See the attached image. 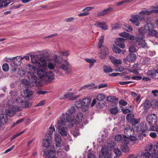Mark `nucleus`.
Here are the masks:
<instances>
[{
    "label": "nucleus",
    "instance_id": "nucleus-1",
    "mask_svg": "<svg viewBox=\"0 0 158 158\" xmlns=\"http://www.w3.org/2000/svg\"><path fill=\"white\" fill-rule=\"evenodd\" d=\"M57 124L58 132L61 135L65 136L67 135L68 129L64 126L68 125L69 127H72L74 125V121L70 115L66 113H63L60 119L58 121Z\"/></svg>",
    "mask_w": 158,
    "mask_h": 158
},
{
    "label": "nucleus",
    "instance_id": "nucleus-2",
    "mask_svg": "<svg viewBox=\"0 0 158 158\" xmlns=\"http://www.w3.org/2000/svg\"><path fill=\"white\" fill-rule=\"evenodd\" d=\"M151 10H144L140 12L139 15H131V18L129 20L133 24H135L136 26H139L140 23L139 21L143 20L145 15H149L152 13H158V6H152L151 7Z\"/></svg>",
    "mask_w": 158,
    "mask_h": 158
},
{
    "label": "nucleus",
    "instance_id": "nucleus-3",
    "mask_svg": "<svg viewBox=\"0 0 158 158\" xmlns=\"http://www.w3.org/2000/svg\"><path fill=\"white\" fill-rule=\"evenodd\" d=\"M32 62L35 64V66L38 68H42L44 69L47 70L49 69H50L53 70L55 68V64L52 63H49L48 64L46 62L41 64L38 60V58L37 56H34L31 57Z\"/></svg>",
    "mask_w": 158,
    "mask_h": 158
},
{
    "label": "nucleus",
    "instance_id": "nucleus-4",
    "mask_svg": "<svg viewBox=\"0 0 158 158\" xmlns=\"http://www.w3.org/2000/svg\"><path fill=\"white\" fill-rule=\"evenodd\" d=\"M91 101V99L88 97L80 99L75 102V105L77 108H81L82 111H85L89 108V105Z\"/></svg>",
    "mask_w": 158,
    "mask_h": 158
},
{
    "label": "nucleus",
    "instance_id": "nucleus-5",
    "mask_svg": "<svg viewBox=\"0 0 158 158\" xmlns=\"http://www.w3.org/2000/svg\"><path fill=\"white\" fill-rule=\"evenodd\" d=\"M40 69L37 71V74L39 77L42 80L48 79L53 80L55 78L54 74L52 72H46L45 70L43 68Z\"/></svg>",
    "mask_w": 158,
    "mask_h": 158
},
{
    "label": "nucleus",
    "instance_id": "nucleus-6",
    "mask_svg": "<svg viewBox=\"0 0 158 158\" xmlns=\"http://www.w3.org/2000/svg\"><path fill=\"white\" fill-rule=\"evenodd\" d=\"M147 129L148 127L146 124L145 123H143L135 127L133 126L132 129H131L129 126H127V128L125 129V132L127 133V132H131L133 133L134 131L143 132L147 130Z\"/></svg>",
    "mask_w": 158,
    "mask_h": 158
},
{
    "label": "nucleus",
    "instance_id": "nucleus-7",
    "mask_svg": "<svg viewBox=\"0 0 158 158\" xmlns=\"http://www.w3.org/2000/svg\"><path fill=\"white\" fill-rule=\"evenodd\" d=\"M153 28V26L152 23H148L145 25L144 28H139L138 31L139 34L142 35V38H143L144 37V33L146 32V31H148V34L150 35V32L154 30H152Z\"/></svg>",
    "mask_w": 158,
    "mask_h": 158
},
{
    "label": "nucleus",
    "instance_id": "nucleus-8",
    "mask_svg": "<svg viewBox=\"0 0 158 158\" xmlns=\"http://www.w3.org/2000/svg\"><path fill=\"white\" fill-rule=\"evenodd\" d=\"M56 152L59 156L66 155L64 150L68 151L69 150V146L68 145H64L61 144L60 146L56 148Z\"/></svg>",
    "mask_w": 158,
    "mask_h": 158
},
{
    "label": "nucleus",
    "instance_id": "nucleus-9",
    "mask_svg": "<svg viewBox=\"0 0 158 158\" xmlns=\"http://www.w3.org/2000/svg\"><path fill=\"white\" fill-rule=\"evenodd\" d=\"M56 148L54 146H51L50 149L48 151H43V155L45 157H49L52 158L55 156L56 152L57 153L55 149Z\"/></svg>",
    "mask_w": 158,
    "mask_h": 158
},
{
    "label": "nucleus",
    "instance_id": "nucleus-10",
    "mask_svg": "<svg viewBox=\"0 0 158 158\" xmlns=\"http://www.w3.org/2000/svg\"><path fill=\"white\" fill-rule=\"evenodd\" d=\"M99 158H112V155L108 151L106 146H103L102 148Z\"/></svg>",
    "mask_w": 158,
    "mask_h": 158
},
{
    "label": "nucleus",
    "instance_id": "nucleus-11",
    "mask_svg": "<svg viewBox=\"0 0 158 158\" xmlns=\"http://www.w3.org/2000/svg\"><path fill=\"white\" fill-rule=\"evenodd\" d=\"M60 68L63 70L67 74H70L71 73V71L70 70L71 67V65L67 60H65L64 64H61L60 66Z\"/></svg>",
    "mask_w": 158,
    "mask_h": 158
},
{
    "label": "nucleus",
    "instance_id": "nucleus-12",
    "mask_svg": "<svg viewBox=\"0 0 158 158\" xmlns=\"http://www.w3.org/2000/svg\"><path fill=\"white\" fill-rule=\"evenodd\" d=\"M122 150L124 152H127L129 151V148L127 145L129 143V141L127 138L124 137V139L123 141V143H122Z\"/></svg>",
    "mask_w": 158,
    "mask_h": 158
},
{
    "label": "nucleus",
    "instance_id": "nucleus-13",
    "mask_svg": "<svg viewBox=\"0 0 158 158\" xmlns=\"http://www.w3.org/2000/svg\"><path fill=\"white\" fill-rule=\"evenodd\" d=\"M74 93L73 92H68L66 93L62 97H60V98L61 99H64L65 98H68L69 100H74L80 96V95L74 96Z\"/></svg>",
    "mask_w": 158,
    "mask_h": 158
},
{
    "label": "nucleus",
    "instance_id": "nucleus-14",
    "mask_svg": "<svg viewBox=\"0 0 158 158\" xmlns=\"http://www.w3.org/2000/svg\"><path fill=\"white\" fill-rule=\"evenodd\" d=\"M139 37L137 40V42L138 43V48H145L147 46V44L145 40L143 39L142 35L139 34Z\"/></svg>",
    "mask_w": 158,
    "mask_h": 158
},
{
    "label": "nucleus",
    "instance_id": "nucleus-15",
    "mask_svg": "<svg viewBox=\"0 0 158 158\" xmlns=\"http://www.w3.org/2000/svg\"><path fill=\"white\" fill-rule=\"evenodd\" d=\"M139 65L138 64H134L131 69H128L129 71L134 73L135 74L139 75L138 71L140 70Z\"/></svg>",
    "mask_w": 158,
    "mask_h": 158
},
{
    "label": "nucleus",
    "instance_id": "nucleus-16",
    "mask_svg": "<svg viewBox=\"0 0 158 158\" xmlns=\"http://www.w3.org/2000/svg\"><path fill=\"white\" fill-rule=\"evenodd\" d=\"M48 138V137L45 136V139L42 142L43 146L45 148H51V146H54V145H51L50 142L52 139H49Z\"/></svg>",
    "mask_w": 158,
    "mask_h": 158
},
{
    "label": "nucleus",
    "instance_id": "nucleus-17",
    "mask_svg": "<svg viewBox=\"0 0 158 158\" xmlns=\"http://www.w3.org/2000/svg\"><path fill=\"white\" fill-rule=\"evenodd\" d=\"M70 115V114H69ZM72 116V120L74 121V123H75L76 124H79L82 121V118L83 117V114L81 112L78 113L76 116L75 121L74 122V118L73 116Z\"/></svg>",
    "mask_w": 158,
    "mask_h": 158
},
{
    "label": "nucleus",
    "instance_id": "nucleus-18",
    "mask_svg": "<svg viewBox=\"0 0 158 158\" xmlns=\"http://www.w3.org/2000/svg\"><path fill=\"white\" fill-rule=\"evenodd\" d=\"M125 39L122 38H118L116 40L115 44L119 47L122 48L124 49L125 48V44L124 43Z\"/></svg>",
    "mask_w": 158,
    "mask_h": 158
},
{
    "label": "nucleus",
    "instance_id": "nucleus-19",
    "mask_svg": "<svg viewBox=\"0 0 158 158\" xmlns=\"http://www.w3.org/2000/svg\"><path fill=\"white\" fill-rule=\"evenodd\" d=\"M151 157L152 158H158V143L154 146L152 152L151 153Z\"/></svg>",
    "mask_w": 158,
    "mask_h": 158
},
{
    "label": "nucleus",
    "instance_id": "nucleus-20",
    "mask_svg": "<svg viewBox=\"0 0 158 158\" xmlns=\"http://www.w3.org/2000/svg\"><path fill=\"white\" fill-rule=\"evenodd\" d=\"M54 132H55V129L53 125H51L48 129L45 136L48 137L49 139H52V135Z\"/></svg>",
    "mask_w": 158,
    "mask_h": 158
},
{
    "label": "nucleus",
    "instance_id": "nucleus-21",
    "mask_svg": "<svg viewBox=\"0 0 158 158\" xmlns=\"http://www.w3.org/2000/svg\"><path fill=\"white\" fill-rule=\"evenodd\" d=\"M94 25L96 27L101 28L105 30L108 29V26L104 22H96L94 24Z\"/></svg>",
    "mask_w": 158,
    "mask_h": 158
},
{
    "label": "nucleus",
    "instance_id": "nucleus-22",
    "mask_svg": "<svg viewBox=\"0 0 158 158\" xmlns=\"http://www.w3.org/2000/svg\"><path fill=\"white\" fill-rule=\"evenodd\" d=\"M27 77L30 82L35 83L38 80L37 77L34 74V73H31L30 71L28 72Z\"/></svg>",
    "mask_w": 158,
    "mask_h": 158
},
{
    "label": "nucleus",
    "instance_id": "nucleus-23",
    "mask_svg": "<svg viewBox=\"0 0 158 158\" xmlns=\"http://www.w3.org/2000/svg\"><path fill=\"white\" fill-rule=\"evenodd\" d=\"M32 94V92L31 90L28 89L24 90L21 93V96L25 99V98H27L31 96Z\"/></svg>",
    "mask_w": 158,
    "mask_h": 158
},
{
    "label": "nucleus",
    "instance_id": "nucleus-24",
    "mask_svg": "<svg viewBox=\"0 0 158 158\" xmlns=\"http://www.w3.org/2000/svg\"><path fill=\"white\" fill-rule=\"evenodd\" d=\"M54 139L56 142V148H57L61 144V137L59 134L56 133L55 134Z\"/></svg>",
    "mask_w": 158,
    "mask_h": 158
},
{
    "label": "nucleus",
    "instance_id": "nucleus-25",
    "mask_svg": "<svg viewBox=\"0 0 158 158\" xmlns=\"http://www.w3.org/2000/svg\"><path fill=\"white\" fill-rule=\"evenodd\" d=\"M100 53L101 54L100 57L101 58H104L106 56L108 53V49L107 47L105 46H102V50Z\"/></svg>",
    "mask_w": 158,
    "mask_h": 158
},
{
    "label": "nucleus",
    "instance_id": "nucleus-26",
    "mask_svg": "<svg viewBox=\"0 0 158 158\" xmlns=\"http://www.w3.org/2000/svg\"><path fill=\"white\" fill-rule=\"evenodd\" d=\"M113 8L111 7H109L108 8L104 10H103L97 14V15L99 16H104L109 12L113 10Z\"/></svg>",
    "mask_w": 158,
    "mask_h": 158
},
{
    "label": "nucleus",
    "instance_id": "nucleus-27",
    "mask_svg": "<svg viewBox=\"0 0 158 158\" xmlns=\"http://www.w3.org/2000/svg\"><path fill=\"white\" fill-rule=\"evenodd\" d=\"M8 120V118L6 115L5 114H0V125L4 124L6 123Z\"/></svg>",
    "mask_w": 158,
    "mask_h": 158
},
{
    "label": "nucleus",
    "instance_id": "nucleus-28",
    "mask_svg": "<svg viewBox=\"0 0 158 158\" xmlns=\"http://www.w3.org/2000/svg\"><path fill=\"white\" fill-rule=\"evenodd\" d=\"M136 55L134 53L129 54L127 57V59L129 62L134 61L136 60Z\"/></svg>",
    "mask_w": 158,
    "mask_h": 158
},
{
    "label": "nucleus",
    "instance_id": "nucleus-29",
    "mask_svg": "<svg viewBox=\"0 0 158 158\" xmlns=\"http://www.w3.org/2000/svg\"><path fill=\"white\" fill-rule=\"evenodd\" d=\"M109 59L111 62L116 66H117L119 64H120L122 63V61L121 60H117L113 56H109Z\"/></svg>",
    "mask_w": 158,
    "mask_h": 158
},
{
    "label": "nucleus",
    "instance_id": "nucleus-30",
    "mask_svg": "<svg viewBox=\"0 0 158 158\" xmlns=\"http://www.w3.org/2000/svg\"><path fill=\"white\" fill-rule=\"evenodd\" d=\"M22 60L21 59L20 56H17L14 57L12 59L13 62L14 64L17 65H19L22 63Z\"/></svg>",
    "mask_w": 158,
    "mask_h": 158
},
{
    "label": "nucleus",
    "instance_id": "nucleus-31",
    "mask_svg": "<svg viewBox=\"0 0 158 158\" xmlns=\"http://www.w3.org/2000/svg\"><path fill=\"white\" fill-rule=\"evenodd\" d=\"M119 35L124 38L130 40H133L135 37L133 35H129V34L126 32H123L119 34Z\"/></svg>",
    "mask_w": 158,
    "mask_h": 158
},
{
    "label": "nucleus",
    "instance_id": "nucleus-32",
    "mask_svg": "<svg viewBox=\"0 0 158 158\" xmlns=\"http://www.w3.org/2000/svg\"><path fill=\"white\" fill-rule=\"evenodd\" d=\"M26 69L27 72V75L28 74V72L30 71L31 73H34L35 72V67L31 65L30 64H27L26 66Z\"/></svg>",
    "mask_w": 158,
    "mask_h": 158
},
{
    "label": "nucleus",
    "instance_id": "nucleus-33",
    "mask_svg": "<svg viewBox=\"0 0 158 158\" xmlns=\"http://www.w3.org/2000/svg\"><path fill=\"white\" fill-rule=\"evenodd\" d=\"M54 60L56 63L60 64L62 60V58L60 56L55 55L53 57Z\"/></svg>",
    "mask_w": 158,
    "mask_h": 158
},
{
    "label": "nucleus",
    "instance_id": "nucleus-34",
    "mask_svg": "<svg viewBox=\"0 0 158 158\" xmlns=\"http://www.w3.org/2000/svg\"><path fill=\"white\" fill-rule=\"evenodd\" d=\"M146 74L151 78H154L156 77V72L154 70H149Z\"/></svg>",
    "mask_w": 158,
    "mask_h": 158
},
{
    "label": "nucleus",
    "instance_id": "nucleus-35",
    "mask_svg": "<svg viewBox=\"0 0 158 158\" xmlns=\"http://www.w3.org/2000/svg\"><path fill=\"white\" fill-rule=\"evenodd\" d=\"M124 133L126 134H127L128 136V137H129V139L131 141H135L136 140L137 138L135 136H133L131 135L130 133H132V134L133 133H132V132H127V133H125V132Z\"/></svg>",
    "mask_w": 158,
    "mask_h": 158
},
{
    "label": "nucleus",
    "instance_id": "nucleus-36",
    "mask_svg": "<svg viewBox=\"0 0 158 158\" xmlns=\"http://www.w3.org/2000/svg\"><path fill=\"white\" fill-rule=\"evenodd\" d=\"M113 52L116 53H119L121 52L123 54H124L126 52V51L125 50H121L117 47H114L113 48Z\"/></svg>",
    "mask_w": 158,
    "mask_h": 158
},
{
    "label": "nucleus",
    "instance_id": "nucleus-37",
    "mask_svg": "<svg viewBox=\"0 0 158 158\" xmlns=\"http://www.w3.org/2000/svg\"><path fill=\"white\" fill-rule=\"evenodd\" d=\"M5 113L7 115L9 116H12L16 114V112L13 109L6 110Z\"/></svg>",
    "mask_w": 158,
    "mask_h": 158
},
{
    "label": "nucleus",
    "instance_id": "nucleus-38",
    "mask_svg": "<svg viewBox=\"0 0 158 158\" xmlns=\"http://www.w3.org/2000/svg\"><path fill=\"white\" fill-rule=\"evenodd\" d=\"M153 145L152 143H150L147 144L145 147V151L147 152H150L151 153L152 152Z\"/></svg>",
    "mask_w": 158,
    "mask_h": 158
},
{
    "label": "nucleus",
    "instance_id": "nucleus-39",
    "mask_svg": "<svg viewBox=\"0 0 158 158\" xmlns=\"http://www.w3.org/2000/svg\"><path fill=\"white\" fill-rule=\"evenodd\" d=\"M151 154L150 153L148 152H143L142 153L141 156L143 158H151Z\"/></svg>",
    "mask_w": 158,
    "mask_h": 158
},
{
    "label": "nucleus",
    "instance_id": "nucleus-40",
    "mask_svg": "<svg viewBox=\"0 0 158 158\" xmlns=\"http://www.w3.org/2000/svg\"><path fill=\"white\" fill-rule=\"evenodd\" d=\"M125 137L126 138H127V136L124 135L123 136V139L122 137V136L119 135H116L114 137V139L116 141H121L122 143H123V141L124 139V137Z\"/></svg>",
    "mask_w": 158,
    "mask_h": 158
},
{
    "label": "nucleus",
    "instance_id": "nucleus-41",
    "mask_svg": "<svg viewBox=\"0 0 158 158\" xmlns=\"http://www.w3.org/2000/svg\"><path fill=\"white\" fill-rule=\"evenodd\" d=\"M50 59V57L46 56H41L39 59L40 61L42 63H44L45 62L48 61Z\"/></svg>",
    "mask_w": 158,
    "mask_h": 158
},
{
    "label": "nucleus",
    "instance_id": "nucleus-42",
    "mask_svg": "<svg viewBox=\"0 0 158 158\" xmlns=\"http://www.w3.org/2000/svg\"><path fill=\"white\" fill-rule=\"evenodd\" d=\"M134 116L133 114L130 113L128 114L126 117V119L128 122L130 123L134 119Z\"/></svg>",
    "mask_w": 158,
    "mask_h": 158
},
{
    "label": "nucleus",
    "instance_id": "nucleus-43",
    "mask_svg": "<svg viewBox=\"0 0 158 158\" xmlns=\"http://www.w3.org/2000/svg\"><path fill=\"white\" fill-rule=\"evenodd\" d=\"M105 96L103 94H100L98 95L97 99L99 101H102L105 98Z\"/></svg>",
    "mask_w": 158,
    "mask_h": 158
},
{
    "label": "nucleus",
    "instance_id": "nucleus-44",
    "mask_svg": "<svg viewBox=\"0 0 158 158\" xmlns=\"http://www.w3.org/2000/svg\"><path fill=\"white\" fill-rule=\"evenodd\" d=\"M149 118L152 119V120L154 122V123L156 124L157 118V116L155 114H149Z\"/></svg>",
    "mask_w": 158,
    "mask_h": 158
},
{
    "label": "nucleus",
    "instance_id": "nucleus-45",
    "mask_svg": "<svg viewBox=\"0 0 158 158\" xmlns=\"http://www.w3.org/2000/svg\"><path fill=\"white\" fill-rule=\"evenodd\" d=\"M103 69L105 73H109L112 72V69L111 68L107 66H104Z\"/></svg>",
    "mask_w": 158,
    "mask_h": 158
},
{
    "label": "nucleus",
    "instance_id": "nucleus-46",
    "mask_svg": "<svg viewBox=\"0 0 158 158\" xmlns=\"http://www.w3.org/2000/svg\"><path fill=\"white\" fill-rule=\"evenodd\" d=\"M25 100V99L23 98H22L21 97H18L15 99V104L17 103H21L23 102Z\"/></svg>",
    "mask_w": 158,
    "mask_h": 158
},
{
    "label": "nucleus",
    "instance_id": "nucleus-47",
    "mask_svg": "<svg viewBox=\"0 0 158 158\" xmlns=\"http://www.w3.org/2000/svg\"><path fill=\"white\" fill-rule=\"evenodd\" d=\"M59 54L65 56H68L70 54L68 51H60L59 52Z\"/></svg>",
    "mask_w": 158,
    "mask_h": 158
},
{
    "label": "nucleus",
    "instance_id": "nucleus-48",
    "mask_svg": "<svg viewBox=\"0 0 158 158\" xmlns=\"http://www.w3.org/2000/svg\"><path fill=\"white\" fill-rule=\"evenodd\" d=\"M104 35H102L100 38L98 44V47L99 48H101L102 46V44L104 42Z\"/></svg>",
    "mask_w": 158,
    "mask_h": 158
},
{
    "label": "nucleus",
    "instance_id": "nucleus-49",
    "mask_svg": "<svg viewBox=\"0 0 158 158\" xmlns=\"http://www.w3.org/2000/svg\"><path fill=\"white\" fill-rule=\"evenodd\" d=\"M115 143L114 140L111 141L107 144V147L110 149L113 148L115 145Z\"/></svg>",
    "mask_w": 158,
    "mask_h": 158
},
{
    "label": "nucleus",
    "instance_id": "nucleus-50",
    "mask_svg": "<svg viewBox=\"0 0 158 158\" xmlns=\"http://www.w3.org/2000/svg\"><path fill=\"white\" fill-rule=\"evenodd\" d=\"M15 102L14 101L12 98L10 99L8 102L7 104L9 106H13L15 104Z\"/></svg>",
    "mask_w": 158,
    "mask_h": 158
},
{
    "label": "nucleus",
    "instance_id": "nucleus-51",
    "mask_svg": "<svg viewBox=\"0 0 158 158\" xmlns=\"http://www.w3.org/2000/svg\"><path fill=\"white\" fill-rule=\"evenodd\" d=\"M110 111L112 114H116L118 112V110L117 108H111Z\"/></svg>",
    "mask_w": 158,
    "mask_h": 158
},
{
    "label": "nucleus",
    "instance_id": "nucleus-52",
    "mask_svg": "<svg viewBox=\"0 0 158 158\" xmlns=\"http://www.w3.org/2000/svg\"><path fill=\"white\" fill-rule=\"evenodd\" d=\"M121 27V25L119 23H117L114 24H113L111 25L112 29V30L117 29L120 27Z\"/></svg>",
    "mask_w": 158,
    "mask_h": 158
},
{
    "label": "nucleus",
    "instance_id": "nucleus-53",
    "mask_svg": "<svg viewBox=\"0 0 158 158\" xmlns=\"http://www.w3.org/2000/svg\"><path fill=\"white\" fill-rule=\"evenodd\" d=\"M3 70L5 72L7 71L9 69L8 65L7 63L4 64L2 66Z\"/></svg>",
    "mask_w": 158,
    "mask_h": 158
},
{
    "label": "nucleus",
    "instance_id": "nucleus-54",
    "mask_svg": "<svg viewBox=\"0 0 158 158\" xmlns=\"http://www.w3.org/2000/svg\"><path fill=\"white\" fill-rule=\"evenodd\" d=\"M145 109V111H146V109H147L150 106V104L149 103V101L148 100L146 101L143 103Z\"/></svg>",
    "mask_w": 158,
    "mask_h": 158
},
{
    "label": "nucleus",
    "instance_id": "nucleus-55",
    "mask_svg": "<svg viewBox=\"0 0 158 158\" xmlns=\"http://www.w3.org/2000/svg\"><path fill=\"white\" fill-rule=\"evenodd\" d=\"M76 109L74 106L71 107L69 110V112L71 114H73L75 112Z\"/></svg>",
    "mask_w": 158,
    "mask_h": 158
},
{
    "label": "nucleus",
    "instance_id": "nucleus-56",
    "mask_svg": "<svg viewBox=\"0 0 158 158\" xmlns=\"http://www.w3.org/2000/svg\"><path fill=\"white\" fill-rule=\"evenodd\" d=\"M150 35L153 36L155 35L156 37L158 38V32L156 30H153L152 31H151L149 33Z\"/></svg>",
    "mask_w": 158,
    "mask_h": 158
},
{
    "label": "nucleus",
    "instance_id": "nucleus-57",
    "mask_svg": "<svg viewBox=\"0 0 158 158\" xmlns=\"http://www.w3.org/2000/svg\"><path fill=\"white\" fill-rule=\"evenodd\" d=\"M136 49L134 46H130L129 48V51L130 52H135L136 51Z\"/></svg>",
    "mask_w": 158,
    "mask_h": 158
},
{
    "label": "nucleus",
    "instance_id": "nucleus-58",
    "mask_svg": "<svg viewBox=\"0 0 158 158\" xmlns=\"http://www.w3.org/2000/svg\"><path fill=\"white\" fill-rule=\"evenodd\" d=\"M94 8V7H87L84 9L82 10V11L86 13L88 12V11L90 10H91Z\"/></svg>",
    "mask_w": 158,
    "mask_h": 158
},
{
    "label": "nucleus",
    "instance_id": "nucleus-59",
    "mask_svg": "<svg viewBox=\"0 0 158 158\" xmlns=\"http://www.w3.org/2000/svg\"><path fill=\"white\" fill-rule=\"evenodd\" d=\"M85 60L87 62L91 64H93L96 62V60L93 59L86 58Z\"/></svg>",
    "mask_w": 158,
    "mask_h": 158
},
{
    "label": "nucleus",
    "instance_id": "nucleus-60",
    "mask_svg": "<svg viewBox=\"0 0 158 158\" xmlns=\"http://www.w3.org/2000/svg\"><path fill=\"white\" fill-rule=\"evenodd\" d=\"M12 109L15 111L16 112V111H20V109L19 106H16L15 104L12 107Z\"/></svg>",
    "mask_w": 158,
    "mask_h": 158
},
{
    "label": "nucleus",
    "instance_id": "nucleus-61",
    "mask_svg": "<svg viewBox=\"0 0 158 158\" xmlns=\"http://www.w3.org/2000/svg\"><path fill=\"white\" fill-rule=\"evenodd\" d=\"M114 152L115 154L117 156H120L121 154V152L118 148H114Z\"/></svg>",
    "mask_w": 158,
    "mask_h": 158
},
{
    "label": "nucleus",
    "instance_id": "nucleus-62",
    "mask_svg": "<svg viewBox=\"0 0 158 158\" xmlns=\"http://www.w3.org/2000/svg\"><path fill=\"white\" fill-rule=\"evenodd\" d=\"M105 106V103L100 102L97 103L96 104L97 106L99 108H102L104 106Z\"/></svg>",
    "mask_w": 158,
    "mask_h": 158
},
{
    "label": "nucleus",
    "instance_id": "nucleus-63",
    "mask_svg": "<svg viewBox=\"0 0 158 158\" xmlns=\"http://www.w3.org/2000/svg\"><path fill=\"white\" fill-rule=\"evenodd\" d=\"M119 103L120 105L122 106H125L127 105V102L125 101L123 99H122L120 100L119 102Z\"/></svg>",
    "mask_w": 158,
    "mask_h": 158
},
{
    "label": "nucleus",
    "instance_id": "nucleus-64",
    "mask_svg": "<svg viewBox=\"0 0 158 158\" xmlns=\"http://www.w3.org/2000/svg\"><path fill=\"white\" fill-rule=\"evenodd\" d=\"M150 130L151 131H158V127L157 126H152L150 128Z\"/></svg>",
    "mask_w": 158,
    "mask_h": 158
}]
</instances>
